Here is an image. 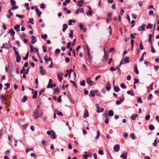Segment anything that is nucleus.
Masks as SVG:
<instances>
[{
    "mask_svg": "<svg viewBox=\"0 0 159 159\" xmlns=\"http://www.w3.org/2000/svg\"><path fill=\"white\" fill-rule=\"evenodd\" d=\"M83 0H80L78 1L77 2V5L80 7H81L82 6V4L83 3Z\"/></svg>",
    "mask_w": 159,
    "mask_h": 159,
    "instance_id": "obj_13",
    "label": "nucleus"
},
{
    "mask_svg": "<svg viewBox=\"0 0 159 159\" xmlns=\"http://www.w3.org/2000/svg\"><path fill=\"white\" fill-rule=\"evenodd\" d=\"M37 92L36 91H34V95L32 97L33 98H36L37 96Z\"/></svg>",
    "mask_w": 159,
    "mask_h": 159,
    "instance_id": "obj_30",
    "label": "nucleus"
},
{
    "mask_svg": "<svg viewBox=\"0 0 159 159\" xmlns=\"http://www.w3.org/2000/svg\"><path fill=\"white\" fill-rule=\"evenodd\" d=\"M108 48L106 47L103 50L104 52V54H107L108 53Z\"/></svg>",
    "mask_w": 159,
    "mask_h": 159,
    "instance_id": "obj_42",
    "label": "nucleus"
},
{
    "mask_svg": "<svg viewBox=\"0 0 159 159\" xmlns=\"http://www.w3.org/2000/svg\"><path fill=\"white\" fill-rule=\"evenodd\" d=\"M50 137L53 139L55 138V133L52 130V133L50 135Z\"/></svg>",
    "mask_w": 159,
    "mask_h": 159,
    "instance_id": "obj_21",
    "label": "nucleus"
},
{
    "mask_svg": "<svg viewBox=\"0 0 159 159\" xmlns=\"http://www.w3.org/2000/svg\"><path fill=\"white\" fill-rule=\"evenodd\" d=\"M139 48L141 50H142L143 49V47L142 43H141L139 45Z\"/></svg>",
    "mask_w": 159,
    "mask_h": 159,
    "instance_id": "obj_57",
    "label": "nucleus"
},
{
    "mask_svg": "<svg viewBox=\"0 0 159 159\" xmlns=\"http://www.w3.org/2000/svg\"><path fill=\"white\" fill-rule=\"evenodd\" d=\"M89 115L88 112L87 110H85L84 111V113L83 116V117L84 118H86L87 117H89Z\"/></svg>",
    "mask_w": 159,
    "mask_h": 159,
    "instance_id": "obj_11",
    "label": "nucleus"
},
{
    "mask_svg": "<svg viewBox=\"0 0 159 159\" xmlns=\"http://www.w3.org/2000/svg\"><path fill=\"white\" fill-rule=\"evenodd\" d=\"M54 93H57L59 91V89L57 88H56L53 89Z\"/></svg>",
    "mask_w": 159,
    "mask_h": 159,
    "instance_id": "obj_44",
    "label": "nucleus"
},
{
    "mask_svg": "<svg viewBox=\"0 0 159 159\" xmlns=\"http://www.w3.org/2000/svg\"><path fill=\"white\" fill-rule=\"evenodd\" d=\"M31 42L32 44H34L37 41V39L36 37L34 36H32L31 37Z\"/></svg>",
    "mask_w": 159,
    "mask_h": 159,
    "instance_id": "obj_9",
    "label": "nucleus"
},
{
    "mask_svg": "<svg viewBox=\"0 0 159 159\" xmlns=\"http://www.w3.org/2000/svg\"><path fill=\"white\" fill-rule=\"evenodd\" d=\"M8 45L7 43H4L3 44L2 46V48H5L7 49L8 47Z\"/></svg>",
    "mask_w": 159,
    "mask_h": 159,
    "instance_id": "obj_19",
    "label": "nucleus"
},
{
    "mask_svg": "<svg viewBox=\"0 0 159 159\" xmlns=\"http://www.w3.org/2000/svg\"><path fill=\"white\" fill-rule=\"evenodd\" d=\"M70 0H66L65 2L63 3V4L64 6L66 5L67 3H69L70 2Z\"/></svg>",
    "mask_w": 159,
    "mask_h": 159,
    "instance_id": "obj_34",
    "label": "nucleus"
},
{
    "mask_svg": "<svg viewBox=\"0 0 159 159\" xmlns=\"http://www.w3.org/2000/svg\"><path fill=\"white\" fill-rule=\"evenodd\" d=\"M91 96L94 97L95 96V92L93 90H92L90 92Z\"/></svg>",
    "mask_w": 159,
    "mask_h": 159,
    "instance_id": "obj_25",
    "label": "nucleus"
},
{
    "mask_svg": "<svg viewBox=\"0 0 159 159\" xmlns=\"http://www.w3.org/2000/svg\"><path fill=\"white\" fill-rule=\"evenodd\" d=\"M11 3V7L14 6L15 5V1L14 0H10Z\"/></svg>",
    "mask_w": 159,
    "mask_h": 159,
    "instance_id": "obj_46",
    "label": "nucleus"
},
{
    "mask_svg": "<svg viewBox=\"0 0 159 159\" xmlns=\"http://www.w3.org/2000/svg\"><path fill=\"white\" fill-rule=\"evenodd\" d=\"M52 81L51 79L49 80L48 84L47 86V88H49V87L52 84Z\"/></svg>",
    "mask_w": 159,
    "mask_h": 159,
    "instance_id": "obj_28",
    "label": "nucleus"
},
{
    "mask_svg": "<svg viewBox=\"0 0 159 159\" xmlns=\"http://www.w3.org/2000/svg\"><path fill=\"white\" fill-rule=\"evenodd\" d=\"M138 116V114H132L131 116V119L133 120H135Z\"/></svg>",
    "mask_w": 159,
    "mask_h": 159,
    "instance_id": "obj_10",
    "label": "nucleus"
},
{
    "mask_svg": "<svg viewBox=\"0 0 159 159\" xmlns=\"http://www.w3.org/2000/svg\"><path fill=\"white\" fill-rule=\"evenodd\" d=\"M33 18H30L29 19V22L32 25H33L34 24V23L33 22Z\"/></svg>",
    "mask_w": 159,
    "mask_h": 159,
    "instance_id": "obj_50",
    "label": "nucleus"
},
{
    "mask_svg": "<svg viewBox=\"0 0 159 159\" xmlns=\"http://www.w3.org/2000/svg\"><path fill=\"white\" fill-rule=\"evenodd\" d=\"M57 77L58 79L60 82H61V80H62L63 77L62 76H60L58 74H57Z\"/></svg>",
    "mask_w": 159,
    "mask_h": 159,
    "instance_id": "obj_43",
    "label": "nucleus"
},
{
    "mask_svg": "<svg viewBox=\"0 0 159 159\" xmlns=\"http://www.w3.org/2000/svg\"><path fill=\"white\" fill-rule=\"evenodd\" d=\"M12 7L11 9H12V10H14L15 9H16L18 8V6H14Z\"/></svg>",
    "mask_w": 159,
    "mask_h": 159,
    "instance_id": "obj_64",
    "label": "nucleus"
},
{
    "mask_svg": "<svg viewBox=\"0 0 159 159\" xmlns=\"http://www.w3.org/2000/svg\"><path fill=\"white\" fill-rule=\"evenodd\" d=\"M149 15H150V16L152 15L153 16H155V15L154 14L153 11L152 10H150V11L149 13Z\"/></svg>",
    "mask_w": 159,
    "mask_h": 159,
    "instance_id": "obj_52",
    "label": "nucleus"
},
{
    "mask_svg": "<svg viewBox=\"0 0 159 159\" xmlns=\"http://www.w3.org/2000/svg\"><path fill=\"white\" fill-rule=\"evenodd\" d=\"M73 36V31L71 30L70 31V33L69 34V37L70 38H72Z\"/></svg>",
    "mask_w": 159,
    "mask_h": 159,
    "instance_id": "obj_51",
    "label": "nucleus"
},
{
    "mask_svg": "<svg viewBox=\"0 0 159 159\" xmlns=\"http://www.w3.org/2000/svg\"><path fill=\"white\" fill-rule=\"evenodd\" d=\"M87 7L89 8V10L88 11V13L87 12H86V14L87 15H88V14L91 15L92 14V12L91 11V7L89 6H87Z\"/></svg>",
    "mask_w": 159,
    "mask_h": 159,
    "instance_id": "obj_17",
    "label": "nucleus"
},
{
    "mask_svg": "<svg viewBox=\"0 0 159 159\" xmlns=\"http://www.w3.org/2000/svg\"><path fill=\"white\" fill-rule=\"evenodd\" d=\"M71 45V43L70 42H69L67 43L66 45V48H70Z\"/></svg>",
    "mask_w": 159,
    "mask_h": 159,
    "instance_id": "obj_60",
    "label": "nucleus"
},
{
    "mask_svg": "<svg viewBox=\"0 0 159 159\" xmlns=\"http://www.w3.org/2000/svg\"><path fill=\"white\" fill-rule=\"evenodd\" d=\"M103 110H104L103 108H101L100 109V110H97V113L102 112L103 111Z\"/></svg>",
    "mask_w": 159,
    "mask_h": 159,
    "instance_id": "obj_55",
    "label": "nucleus"
},
{
    "mask_svg": "<svg viewBox=\"0 0 159 159\" xmlns=\"http://www.w3.org/2000/svg\"><path fill=\"white\" fill-rule=\"evenodd\" d=\"M21 60V58L20 56L16 57V61L17 62L19 63L20 62Z\"/></svg>",
    "mask_w": 159,
    "mask_h": 159,
    "instance_id": "obj_39",
    "label": "nucleus"
},
{
    "mask_svg": "<svg viewBox=\"0 0 159 159\" xmlns=\"http://www.w3.org/2000/svg\"><path fill=\"white\" fill-rule=\"evenodd\" d=\"M63 28L62 29V31L63 32H64L66 31V29L67 28L68 26L66 24H64L63 25Z\"/></svg>",
    "mask_w": 159,
    "mask_h": 159,
    "instance_id": "obj_24",
    "label": "nucleus"
},
{
    "mask_svg": "<svg viewBox=\"0 0 159 159\" xmlns=\"http://www.w3.org/2000/svg\"><path fill=\"white\" fill-rule=\"evenodd\" d=\"M132 16L134 19H136L137 17V15L135 14H132Z\"/></svg>",
    "mask_w": 159,
    "mask_h": 159,
    "instance_id": "obj_58",
    "label": "nucleus"
},
{
    "mask_svg": "<svg viewBox=\"0 0 159 159\" xmlns=\"http://www.w3.org/2000/svg\"><path fill=\"white\" fill-rule=\"evenodd\" d=\"M16 16L17 17H18L19 18H20V19H23L25 17V16L23 15H19L18 14H16Z\"/></svg>",
    "mask_w": 159,
    "mask_h": 159,
    "instance_id": "obj_32",
    "label": "nucleus"
},
{
    "mask_svg": "<svg viewBox=\"0 0 159 159\" xmlns=\"http://www.w3.org/2000/svg\"><path fill=\"white\" fill-rule=\"evenodd\" d=\"M127 152L122 153L120 155V157L123 159H126L127 158Z\"/></svg>",
    "mask_w": 159,
    "mask_h": 159,
    "instance_id": "obj_5",
    "label": "nucleus"
},
{
    "mask_svg": "<svg viewBox=\"0 0 159 159\" xmlns=\"http://www.w3.org/2000/svg\"><path fill=\"white\" fill-rule=\"evenodd\" d=\"M85 80H83L82 81L80 82V84L82 86H84L85 85Z\"/></svg>",
    "mask_w": 159,
    "mask_h": 159,
    "instance_id": "obj_37",
    "label": "nucleus"
},
{
    "mask_svg": "<svg viewBox=\"0 0 159 159\" xmlns=\"http://www.w3.org/2000/svg\"><path fill=\"white\" fill-rule=\"evenodd\" d=\"M86 81L89 86H91L93 84V82L91 80V78L90 77L87 78Z\"/></svg>",
    "mask_w": 159,
    "mask_h": 159,
    "instance_id": "obj_2",
    "label": "nucleus"
},
{
    "mask_svg": "<svg viewBox=\"0 0 159 159\" xmlns=\"http://www.w3.org/2000/svg\"><path fill=\"white\" fill-rule=\"evenodd\" d=\"M99 154L102 155L103 154V151L102 150H99L98 151Z\"/></svg>",
    "mask_w": 159,
    "mask_h": 159,
    "instance_id": "obj_54",
    "label": "nucleus"
},
{
    "mask_svg": "<svg viewBox=\"0 0 159 159\" xmlns=\"http://www.w3.org/2000/svg\"><path fill=\"white\" fill-rule=\"evenodd\" d=\"M108 115L110 116H111L114 115V112L112 110H110L108 111Z\"/></svg>",
    "mask_w": 159,
    "mask_h": 159,
    "instance_id": "obj_22",
    "label": "nucleus"
},
{
    "mask_svg": "<svg viewBox=\"0 0 159 159\" xmlns=\"http://www.w3.org/2000/svg\"><path fill=\"white\" fill-rule=\"evenodd\" d=\"M145 25L144 24H143L142 25L139 27L138 29V30L139 31H141L142 30L143 31H144L145 30Z\"/></svg>",
    "mask_w": 159,
    "mask_h": 159,
    "instance_id": "obj_6",
    "label": "nucleus"
},
{
    "mask_svg": "<svg viewBox=\"0 0 159 159\" xmlns=\"http://www.w3.org/2000/svg\"><path fill=\"white\" fill-rule=\"evenodd\" d=\"M109 83L108 82L107 83V86L106 87V89L108 91L110 90L111 89L110 86H109Z\"/></svg>",
    "mask_w": 159,
    "mask_h": 159,
    "instance_id": "obj_41",
    "label": "nucleus"
},
{
    "mask_svg": "<svg viewBox=\"0 0 159 159\" xmlns=\"http://www.w3.org/2000/svg\"><path fill=\"white\" fill-rule=\"evenodd\" d=\"M27 100V97L26 96H24L22 99L21 101L22 102H25Z\"/></svg>",
    "mask_w": 159,
    "mask_h": 159,
    "instance_id": "obj_31",
    "label": "nucleus"
},
{
    "mask_svg": "<svg viewBox=\"0 0 159 159\" xmlns=\"http://www.w3.org/2000/svg\"><path fill=\"white\" fill-rule=\"evenodd\" d=\"M153 145L155 147H156L157 146V139H156L154 141L153 143Z\"/></svg>",
    "mask_w": 159,
    "mask_h": 159,
    "instance_id": "obj_48",
    "label": "nucleus"
},
{
    "mask_svg": "<svg viewBox=\"0 0 159 159\" xmlns=\"http://www.w3.org/2000/svg\"><path fill=\"white\" fill-rule=\"evenodd\" d=\"M20 27V25H17L14 26V29L16 30V31L18 32L20 31L19 28Z\"/></svg>",
    "mask_w": 159,
    "mask_h": 159,
    "instance_id": "obj_14",
    "label": "nucleus"
},
{
    "mask_svg": "<svg viewBox=\"0 0 159 159\" xmlns=\"http://www.w3.org/2000/svg\"><path fill=\"white\" fill-rule=\"evenodd\" d=\"M151 52L153 53H155L156 51L155 49L152 46H151Z\"/></svg>",
    "mask_w": 159,
    "mask_h": 159,
    "instance_id": "obj_59",
    "label": "nucleus"
},
{
    "mask_svg": "<svg viewBox=\"0 0 159 159\" xmlns=\"http://www.w3.org/2000/svg\"><path fill=\"white\" fill-rule=\"evenodd\" d=\"M100 135V133L98 130H97V135L95 137V139H97L99 138Z\"/></svg>",
    "mask_w": 159,
    "mask_h": 159,
    "instance_id": "obj_36",
    "label": "nucleus"
},
{
    "mask_svg": "<svg viewBox=\"0 0 159 159\" xmlns=\"http://www.w3.org/2000/svg\"><path fill=\"white\" fill-rule=\"evenodd\" d=\"M130 137L133 139H135V135L134 133H131L130 134Z\"/></svg>",
    "mask_w": 159,
    "mask_h": 159,
    "instance_id": "obj_49",
    "label": "nucleus"
},
{
    "mask_svg": "<svg viewBox=\"0 0 159 159\" xmlns=\"http://www.w3.org/2000/svg\"><path fill=\"white\" fill-rule=\"evenodd\" d=\"M42 115V112L39 109H36L34 112V116L35 119L40 117Z\"/></svg>",
    "mask_w": 159,
    "mask_h": 159,
    "instance_id": "obj_1",
    "label": "nucleus"
},
{
    "mask_svg": "<svg viewBox=\"0 0 159 159\" xmlns=\"http://www.w3.org/2000/svg\"><path fill=\"white\" fill-rule=\"evenodd\" d=\"M120 149V146L118 144H116L114 146L113 148V150L115 152H118Z\"/></svg>",
    "mask_w": 159,
    "mask_h": 159,
    "instance_id": "obj_3",
    "label": "nucleus"
},
{
    "mask_svg": "<svg viewBox=\"0 0 159 159\" xmlns=\"http://www.w3.org/2000/svg\"><path fill=\"white\" fill-rule=\"evenodd\" d=\"M127 93L128 94L132 96H134V93L133 92V90L131 91H127Z\"/></svg>",
    "mask_w": 159,
    "mask_h": 159,
    "instance_id": "obj_27",
    "label": "nucleus"
},
{
    "mask_svg": "<svg viewBox=\"0 0 159 159\" xmlns=\"http://www.w3.org/2000/svg\"><path fill=\"white\" fill-rule=\"evenodd\" d=\"M130 59L129 57H125L124 59V62L125 63H127L129 62Z\"/></svg>",
    "mask_w": 159,
    "mask_h": 159,
    "instance_id": "obj_16",
    "label": "nucleus"
},
{
    "mask_svg": "<svg viewBox=\"0 0 159 159\" xmlns=\"http://www.w3.org/2000/svg\"><path fill=\"white\" fill-rule=\"evenodd\" d=\"M146 52H143V53L142 54V55L141 57L139 59V60L140 61H142L143 60V59H144L143 56H144V55H146Z\"/></svg>",
    "mask_w": 159,
    "mask_h": 159,
    "instance_id": "obj_26",
    "label": "nucleus"
},
{
    "mask_svg": "<svg viewBox=\"0 0 159 159\" xmlns=\"http://www.w3.org/2000/svg\"><path fill=\"white\" fill-rule=\"evenodd\" d=\"M137 102L138 103H142L143 101L142 100V98L140 97H138L137 98Z\"/></svg>",
    "mask_w": 159,
    "mask_h": 159,
    "instance_id": "obj_29",
    "label": "nucleus"
},
{
    "mask_svg": "<svg viewBox=\"0 0 159 159\" xmlns=\"http://www.w3.org/2000/svg\"><path fill=\"white\" fill-rule=\"evenodd\" d=\"M107 58V54H104L102 60V61L103 62L106 61Z\"/></svg>",
    "mask_w": 159,
    "mask_h": 159,
    "instance_id": "obj_18",
    "label": "nucleus"
},
{
    "mask_svg": "<svg viewBox=\"0 0 159 159\" xmlns=\"http://www.w3.org/2000/svg\"><path fill=\"white\" fill-rule=\"evenodd\" d=\"M150 118V115L149 114H148L145 117V119L146 120L148 121L149 120Z\"/></svg>",
    "mask_w": 159,
    "mask_h": 159,
    "instance_id": "obj_47",
    "label": "nucleus"
},
{
    "mask_svg": "<svg viewBox=\"0 0 159 159\" xmlns=\"http://www.w3.org/2000/svg\"><path fill=\"white\" fill-rule=\"evenodd\" d=\"M33 148H30L28 147H27L26 148V150H25V152L26 153L28 152L29 151H32L33 150Z\"/></svg>",
    "mask_w": 159,
    "mask_h": 159,
    "instance_id": "obj_35",
    "label": "nucleus"
},
{
    "mask_svg": "<svg viewBox=\"0 0 159 159\" xmlns=\"http://www.w3.org/2000/svg\"><path fill=\"white\" fill-rule=\"evenodd\" d=\"M120 87L123 89H125L126 88V86L124 83H122L120 84Z\"/></svg>",
    "mask_w": 159,
    "mask_h": 159,
    "instance_id": "obj_40",
    "label": "nucleus"
},
{
    "mask_svg": "<svg viewBox=\"0 0 159 159\" xmlns=\"http://www.w3.org/2000/svg\"><path fill=\"white\" fill-rule=\"evenodd\" d=\"M29 4L28 3H25V6L26 7V9L27 10H29L30 9V8L29 7Z\"/></svg>",
    "mask_w": 159,
    "mask_h": 159,
    "instance_id": "obj_45",
    "label": "nucleus"
},
{
    "mask_svg": "<svg viewBox=\"0 0 159 159\" xmlns=\"http://www.w3.org/2000/svg\"><path fill=\"white\" fill-rule=\"evenodd\" d=\"M44 59L45 61L48 62V57L47 55L45 56L44 57Z\"/></svg>",
    "mask_w": 159,
    "mask_h": 159,
    "instance_id": "obj_61",
    "label": "nucleus"
},
{
    "mask_svg": "<svg viewBox=\"0 0 159 159\" xmlns=\"http://www.w3.org/2000/svg\"><path fill=\"white\" fill-rule=\"evenodd\" d=\"M134 71L136 73L137 75H138L139 74V72L137 68V64H135L134 66Z\"/></svg>",
    "mask_w": 159,
    "mask_h": 159,
    "instance_id": "obj_12",
    "label": "nucleus"
},
{
    "mask_svg": "<svg viewBox=\"0 0 159 159\" xmlns=\"http://www.w3.org/2000/svg\"><path fill=\"white\" fill-rule=\"evenodd\" d=\"M153 27L151 23L148 24L146 28L147 29H151Z\"/></svg>",
    "mask_w": 159,
    "mask_h": 159,
    "instance_id": "obj_33",
    "label": "nucleus"
},
{
    "mask_svg": "<svg viewBox=\"0 0 159 159\" xmlns=\"http://www.w3.org/2000/svg\"><path fill=\"white\" fill-rule=\"evenodd\" d=\"M153 84L152 83L148 87V88L150 89H151V90H152L153 89Z\"/></svg>",
    "mask_w": 159,
    "mask_h": 159,
    "instance_id": "obj_63",
    "label": "nucleus"
},
{
    "mask_svg": "<svg viewBox=\"0 0 159 159\" xmlns=\"http://www.w3.org/2000/svg\"><path fill=\"white\" fill-rule=\"evenodd\" d=\"M0 98H1V101L3 103H5L7 101V99L5 98L4 95L2 94L1 96H0Z\"/></svg>",
    "mask_w": 159,
    "mask_h": 159,
    "instance_id": "obj_7",
    "label": "nucleus"
},
{
    "mask_svg": "<svg viewBox=\"0 0 159 159\" xmlns=\"http://www.w3.org/2000/svg\"><path fill=\"white\" fill-rule=\"evenodd\" d=\"M110 70L111 71H115L116 70V69H115L113 66H111L110 68Z\"/></svg>",
    "mask_w": 159,
    "mask_h": 159,
    "instance_id": "obj_56",
    "label": "nucleus"
},
{
    "mask_svg": "<svg viewBox=\"0 0 159 159\" xmlns=\"http://www.w3.org/2000/svg\"><path fill=\"white\" fill-rule=\"evenodd\" d=\"M113 88L114 91L116 92H118L119 91L120 89L118 87L116 86H113Z\"/></svg>",
    "mask_w": 159,
    "mask_h": 159,
    "instance_id": "obj_20",
    "label": "nucleus"
},
{
    "mask_svg": "<svg viewBox=\"0 0 159 159\" xmlns=\"http://www.w3.org/2000/svg\"><path fill=\"white\" fill-rule=\"evenodd\" d=\"M124 101V99L122 98H120L119 100H117L116 101V104L117 105H120L122 102Z\"/></svg>",
    "mask_w": 159,
    "mask_h": 159,
    "instance_id": "obj_15",
    "label": "nucleus"
},
{
    "mask_svg": "<svg viewBox=\"0 0 159 159\" xmlns=\"http://www.w3.org/2000/svg\"><path fill=\"white\" fill-rule=\"evenodd\" d=\"M39 71L40 73L43 75L45 74L46 72L45 70L43 69V68L42 66H40L39 67Z\"/></svg>",
    "mask_w": 159,
    "mask_h": 159,
    "instance_id": "obj_4",
    "label": "nucleus"
},
{
    "mask_svg": "<svg viewBox=\"0 0 159 159\" xmlns=\"http://www.w3.org/2000/svg\"><path fill=\"white\" fill-rule=\"evenodd\" d=\"M88 56L89 58V59L88 60V61L90 62H91V60L92 59V57L91 56V54L90 53H87Z\"/></svg>",
    "mask_w": 159,
    "mask_h": 159,
    "instance_id": "obj_23",
    "label": "nucleus"
},
{
    "mask_svg": "<svg viewBox=\"0 0 159 159\" xmlns=\"http://www.w3.org/2000/svg\"><path fill=\"white\" fill-rule=\"evenodd\" d=\"M41 37L43 39H46L47 38V35L46 34H45L44 35H42Z\"/></svg>",
    "mask_w": 159,
    "mask_h": 159,
    "instance_id": "obj_53",
    "label": "nucleus"
},
{
    "mask_svg": "<svg viewBox=\"0 0 159 159\" xmlns=\"http://www.w3.org/2000/svg\"><path fill=\"white\" fill-rule=\"evenodd\" d=\"M155 127L153 125H149V129L150 130H153L154 129Z\"/></svg>",
    "mask_w": 159,
    "mask_h": 159,
    "instance_id": "obj_38",
    "label": "nucleus"
},
{
    "mask_svg": "<svg viewBox=\"0 0 159 159\" xmlns=\"http://www.w3.org/2000/svg\"><path fill=\"white\" fill-rule=\"evenodd\" d=\"M42 48L44 52H46L47 51V48L44 45L43 46Z\"/></svg>",
    "mask_w": 159,
    "mask_h": 159,
    "instance_id": "obj_62",
    "label": "nucleus"
},
{
    "mask_svg": "<svg viewBox=\"0 0 159 159\" xmlns=\"http://www.w3.org/2000/svg\"><path fill=\"white\" fill-rule=\"evenodd\" d=\"M8 33L10 34L11 36H13L15 34V32L12 29H11L9 30Z\"/></svg>",
    "mask_w": 159,
    "mask_h": 159,
    "instance_id": "obj_8",
    "label": "nucleus"
}]
</instances>
